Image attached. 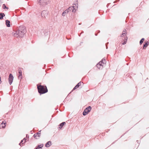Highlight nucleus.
<instances>
[{
    "label": "nucleus",
    "instance_id": "obj_1",
    "mask_svg": "<svg viewBox=\"0 0 149 149\" xmlns=\"http://www.w3.org/2000/svg\"><path fill=\"white\" fill-rule=\"evenodd\" d=\"M25 33V30L24 27L20 26L17 31L13 32L12 34L15 37H22Z\"/></svg>",
    "mask_w": 149,
    "mask_h": 149
},
{
    "label": "nucleus",
    "instance_id": "obj_2",
    "mask_svg": "<svg viewBox=\"0 0 149 149\" xmlns=\"http://www.w3.org/2000/svg\"><path fill=\"white\" fill-rule=\"evenodd\" d=\"M37 88L39 93H45L48 91L46 86H44L41 85L39 86L37 85Z\"/></svg>",
    "mask_w": 149,
    "mask_h": 149
},
{
    "label": "nucleus",
    "instance_id": "obj_3",
    "mask_svg": "<svg viewBox=\"0 0 149 149\" xmlns=\"http://www.w3.org/2000/svg\"><path fill=\"white\" fill-rule=\"evenodd\" d=\"M38 4L41 7H44L49 3V0H37Z\"/></svg>",
    "mask_w": 149,
    "mask_h": 149
},
{
    "label": "nucleus",
    "instance_id": "obj_4",
    "mask_svg": "<svg viewBox=\"0 0 149 149\" xmlns=\"http://www.w3.org/2000/svg\"><path fill=\"white\" fill-rule=\"evenodd\" d=\"M106 62L105 60L103 59L99 62V64H97V67L99 69L102 68L103 66L105 65Z\"/></svg>",
    "mask_w": 149,
    "mask_h": 149
},
{
    "label": "nucleus",
    "instance_id": "obj_5",
    "mask_svg": "<svg viewBox=\"0 0 149 149\" xmlns=\"http://www.w3.org/2000/svg\"><path fill=\"white\" fill-rule=\"evenodd\" d=\"M91 109V107L90 106H89L86 108L84 111L83 113V115L84 116L88 114V113L90 112Z\"/></svg>",
    "mask_w": 149,
    "mask_h": 149
},
{
    "label": "nucleus",
    "instance_id": "obj_6",
    "mask_svg": "<svg viewBox=\"0 0 149 149\" xmlns=\"http://www.w3.org/2000/svg\"><path fill=\"white\" fill-rule=\"evenodd\" d=\"M48 15V12L46 10H44L42 11L41 13V16L45 18Z\"/></svg>",
    "mask_w": 149,
    "mask_h": 149
},
{
    "label": "nucleus",
    "instance_id": "obj_7",
    "mask_svg": "<svg viewBox=\"0 0 149 149\" xmlns=\"http://www.w3.org/2000/svg\"><path fill=\"white\" fill-rule=\"evenodd\" d=\"M13 78L14 77L12 74H10L8 78L9 82L10 85L12 84L13 80Z\"/></svg>",
    "mask_w": 149,
    "mask_h": 149
},
{
    "label": "nucleus",
    "instance_id": "obj_8",
    "mask_svg": "<svg viewBox=\"0 0 149 149\" xmlns=\"http://www.w3.org/2000/svg\"><path fill=\"white\" fill-rule=\"evenodd\" d=\"M68 9V10L69 11L71 10L73 12H75L76 10L74 8V6L70 7Z\"/></svg>",
    "mask_w": 149,
    "mask_h": 149
},
{
    "label": "nucleus",
    "instance_id": "obj_9",
    "mask_svg": "<svg viewBox=\"0 0 149 149\" xmlns=\"http://www.w3.org/2000/svg\"><path fill=\"white\" fill-rule=\"evenodd\" d=\"M39 133H36L34 134L33 135V136L35 139H38L39 138L40 136H39Z\"/></svg>",
    "mask_w": 149,
    "mask_h": 149
},
{
    "label": "nucleus",
    "instance_id": "obj_10",
    "mask_svg": "<svg viewBox=\"0 0 149 149\" xmlns=\"http://www.w3.org/2000/svg\"><path fill=\"white\" fill-rule=\"evenodd\" d=\"M69 12V11L68 9L64 11L62 14V16H65L66 15V14L68 13Z\"/></svg>",
    "mask_w": 149,
    "mask_h": 149
},
{
    "label": "nucleus",
    "instance_id": "obj_11",
    "mask_svg": "<svg viewBox=\"0 0 149 149\" xmlns=\"http://www.w3.org/2000/svg\"><path fill=\"white\" fill-rule=\"evenodd\" d=\"M6 24L7 27H9L10 26V22L8 20H6Z\"/></svg>",
    "mask_w": 149,
    "mask_h": 149
},
{
    "label": "nucleus",
    "instance_id": "obj_12",
    "mask_svg": "<svg viewBox=\"0 0 149 149\" xmlns=\"http://www.w3.org/2000/svg\"><path fill=\"white\" fill-rule=\"evenodd\" d=\"M127 34V33H126V30H124L122 34L121 35V37H123L126 36V35Z\"/></svg>",
    "mask_w": 149,
    "mask_h": 149
},
{
    "label": "nucleus",
    "instance_id": "obj_13",
    "mask_svg": "<svg viewBox=\"0 0 149 149\" xmlns=\"http://www.w3.org/2000/svg\"><path fill=\"white\" fill-rule=\"evenodd\" d=\"M51 145V142L50 141H48L45 144V146L48 147Z\"/></svg>",
    "mask_w": 149,
    "mask_h": 149
},
{
    "label": "nucleus",
    "instance_id": "obj_14",
    "mask_svg": "<svg viewBox=\"0 0 149 149\" xmlns=\"http://www.w3.org/2000/svg\"><path fill=\"white\" fill-rule=\"evenodd\" d=\"M43 146V144L40 145H38V146L35 149H41V148Z\"/></svg>",
    "mask_w": 149,
    "mask_h": 149
},
{
    "label": "nucleus",
    "instance_id": "obj_15",
    "mask_svg": "<svg viewBox=\"0 0 149 149\" xmlns=\"http://www.w3.org/2000/svg\"><path fill=\"white\" fill-rule=\"evenodd\" d=\"M0 15L1 16L0 17V19H2L3 17L5 15L3 13H0Z\"/></svg>",
    "mask_w": 149,
    "mask_h": 149
},
{
    "label": "nucleus",
    "instance_id": "obj_16",
    "mask_svg": "<svg viewBox=\"0 0 149 149\" xmlns=\"http://www.w3.org/2000/svg\"><path fill=\"white\" fill-rule=\"evenodd\" d=\"M26 140V139L24 138V139H23L22 140L21 142H20L19 143V145L20 146H21V143H22V144H23V143H24L25 142Z\"/></svg>",
    "mask_w": 149,
    "mask_h": 149
},
{
    "label": "nucleus",
    "instance_id": "obj_17",
    "mask_svg": "<svg viewBox=\"0 0 149 149\" xmlns=\"http://www.w3.org/2000/svg\"><path fill=\"white\" fill-rule=\"evenodd\" d=\"M65 122H63L60 124L59 128H61L65 124Z\"/></svg>",
    "mask_w": 149,
    "mask_h": 149
},
{
    "label": "nucleus",
    "instance_id": "obj_18",
    "mask_svg": "<svg viewBox=\"0 0 149 149\" xmlns=\"http://www.w3.org/2000/svg\"><path fill=\"white\" fill-rule=\"evenodd\" d=\"M148 44L149 42L148 41H147L145 43V44H144L143 48H144L145 47H146L148 45Z\"/></svg>",
    "mask_w": 149,
    "mask_h": 149
},
{
    "label": "nucleus",
    "instance_id": "obj_19",
    "mask_svg": "<svg viewBox=\"0 0 149 149\" xmlns=\"http://www.w3.org/2000/svg\"><path fill=\"white\" fill-rule=\"evenodd\" d=\"M6 123H3V122L1 123V125L3 128H4L6 126Z\"/></svg>",
    "mask_w": 149,
    "mask_h": 149
},
{
    "label": "nucleus",
    "instance_id": "obj_20",
    "mask_svg": "<svg viewBox=\"0 0 149 149\" xmlns=\"http://www.w3.org/2000/svg\"><path fill=\"white\" fill-rule=\"evenodd\" d=\"M18 78L20 80L22 79V74H19L18 76Z\"/></svg>",
    "mask_w": 149,
    "mask_h": 149
},
{
    "label": "nucleus",
    "instance_id": "obj_21",
    "mask_svg": "<svg viewBox=\"0 0 149 149\" xmlns=\"http://www.w3.org/2000/svg\"><path fill=\"white\" fill-rule=\"evenodd\" d=\"M144 40V38H142L140 41V45L143 42Z\"/></svg>",
    "mask_w": 149,
    "mask_h": 149
},
{
    "label": "nucleus",
    "instance_id": "obj_22",
    "mask_svg": "<svg viewBox=\"0 0 149 149\" xmlns=\"http://www.w3.org/2000/svg\"><path fill=\"white\" fill-rule=\"evenodd\" d=\"M82 83H83L82 82H80L76 85V87H78L79 86H80L81 85V84Z\"/></svg>",
    "mask_w": 149,
    "mask_h": 149
},
{
    "label": "nucleus",
    "instance_id": "obj_23",
    "mask_svg": "<svg viewBox=\"0 0 149 149\" xmlns=\"http://www.w3.org/2000/svg\"><path fill=\"white\" fill-rule=\"evenodd\" d=\"M127 38L126 37L125 38V39L124 40H124V42L123 43H122L123 45H125V44L126 43V41L127 40Z\"/></svg>",
    "mask_w": 149,
    "mask_h": 149
},
{
    "label": "nucleus",
    "instance_id": "obj_24",
    "mask_svg": "<svg viewBox=\"0 0 149 149\" xmlns=\"http://www.w3.org/2000/svg\"><path fill=\"white\" fill-rule=\"evenodd\" d=\"M3 9H5L6 8L8 9V7H6V5L5 4H3Z\"/></svg>",
    "mask_w": 149,
    "mask_h": 149
},
{
    "label": "nucleus",
    "instance_id": "obj_25",
    "mask_svg": "<svg viewBox=\"0 0 149 149\" xmlns=\"http://www.w3.org/2000/svg\"><path fill=\"white\" fill-rule=\"evenodd\" d=\"M19 74H22V72L21 70L19 69Z\"/></svg>",
    "mask_w": 149,
    "mask_h": 149
},
{
    "label": "nucleus",
    "instance_id": "obj_26",
    "mask_svg": "<svg viewBox=\"0 0 149 149\" xmlns=\"http://www.w3.org/2000/svg\"><path fill=\"white\" fill-rule=\"evenodd\" d=\"M78 88L77 87H76V86L74 88L73 90H75L77 88Z\"/></svg>",
    "mask_w": 149,
    "mask_h": 149
},
{
    "label": "nucleus",
    "instance_id": "obj_27",
    "mask_svg": "<svg viewBox=\"0 0 149 149\" xmlns=\"http://www.w3.org/2000/svg\"><path fill=\"white\" fill-rule=\"evenodd\" d=\"M37 133H40V134H39V136H40V134H41V131H40Z\"/></svg>",
    "mask_w": 149,
    "mask_h": 149
}]
</instances>
